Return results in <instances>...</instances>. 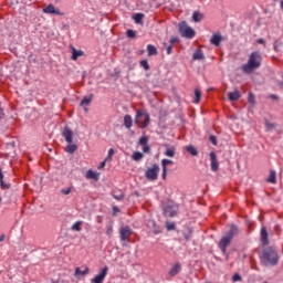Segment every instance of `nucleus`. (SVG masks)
I'll return each mask as SVG.
<instances>
[{
    "label": "nucleus",
    "instance_id": "nucleus-40",
    "mask_svg": "<svg viewBox=\"0 0 283 283\" xmlns=\"http://www.w3.org/2000/svg\"><path fill=\"white\" fill-rule=\"evenodd\" d=\"M161 165H163V169H167V165H174V161L170 159H163Z\"/></svg>",
    "mask_w": 283,
    "mask_h": 283
},
{
    "label": "nucleus",
    "instance_id": "nucleus-5",
    "mask_svg": "<svg viewBox=\"0 0 283 283\" xmlns=\"http://www.w3.org/2000/svg\"><path fill=\"white\" fill-rule=\"evenodd\" d=\"M165 218H176L178 216V206L174 201H168L163 207Z\"/></svg>",
    "mask_w": 283,
    "mask_h": 283
},
{
    "label": "nucleus",
    "instance_id": "nucleus-61",
    "mask_svg": "<svg viewBox=\"0 0 283 283\" xmlns=\"http://www.w3.org/2000/svg\"><path fill=\"white\" fill-rule=\"evenodd\" d=\"M281 8H283V0L281 1Z\"/></svg>",
    "mask_w": 283,
    "mask_h": 283
},
{
    "label": "nucleus",
    "instance_id": "nucleus-25",
    "mask_svg": "<svg viewBox=\"0 0 283 283\" xmlns=\"http://www.w3.org/2000/svg\"><path fill=\"white\" fill-rule=\"evenodd\" d=\"M268 182H271L272 185H275L277 182V174L275 172V170H270Z\"/></svg>",
    "mask_w": 283,
    "mask_h": 283
},
{
    "label": "nucleus",
    "instance_id": "nucleus-39",
    "mask_svg": "<svg viewBox=\"0 0 283 283\" xmlns=\"http://www.w3.org/2000/svg\"><path fill=\"white\" fill-rule=\"evenodd\" d=\"M248 103H250V105H255V95L253 93H249Z\"/></svg>",
    "mask_w": 283,
    "mask_h": 283
},
{
    "label": "nucleus",
    "instance_id": "nucleus-48",
    "mask_svg": "<svg viewBox=\"0 0 283 283\" xmlns=\"http://www.w3.org/2000/svg\"><path fill=\"white\" fill-rule=\"evenodd\" d=\"M117 213H120V209L117 206H113V216H117Z\"/></svg>",
    "mask_w": 283,
    "mask_h": 283
},
{
    "label": "nucleus",
    "instance_id": "nucleus-38",
    "mask_svg": "<svg viewBox=\"0 0 283 283\" xmlns=\"http://www.w3.org/2000/svg\"><path fill=\"white\" fill-rule=\"evenodd\" d=\"M126 36H128V39H136V31L128 29L126 31Z\"/></svg>",
    "mask_w": 283,
    "mask_h": 283
},
{
    "label": "nucleus",
    "instance_id": "nucleus-29",
    "mask_svg": "<svg viewBox=\"0 0 283 283\" xmlns=\"http://www.w3.org/2000/svg\"><path fill=\"white\" fill-rule=\"evenodd\" d=\"M143 158H145V155H143L140 151H135L132 155V159L135 160V163L143 160Z\"/></svg>",
    "mask_w": 283,
    "mask_h": 283
},
{
    "label": "nucleus",
    "instance_id": "nucleus-31",
    "mask_svg": "<svg viewBox=\"0 0 283 283\" xmlns=\"http://www.w3.org/2000/svg\"><path fill=\"white\" fill-rule=\"evenodd\" d=\"M90 273V268H85L84 271L81 268H75V275H87Z\"/></svg>",
    "mask_w": 283,
    "mask_h": 283
},
{
    "label": "nucleus",
    "instance_id": "nucleus-15",
    "mask_svg": "<svg viewBox=\"0 0 283 283\" xmlns=\"http://www.w3.org/2000/svg\"><path fill=\"white\" fill-rule=\"evenodd\" d=\"M229 101L232 103H235V101H240L242 98V94H240V91L235 90L234 92L229 93Z\"/></svg>",
    "mask_w": 283,
    "mask_h": 283
},
{
    "label": "nucleus",
    "instance_id": "nucleus-44",
    "mask_svg": "<svg viewBox=\"0 0 283 283\" xmlns=\"http://www.w3.org/2000/svg\"><path fill=\"white\" fill-rule=\"evenodd\" d=\"M61 193H63L64 196H70L72 193V188L62 189Z\"/></svg>",
    "mask_w": 283,
    "mask_h": 283
},
{
    "label": "nucleus",
    "instance_id": "nucleus-36",
    "mask_svg": "<svg viewBox=\"0 0 283 283\" xmlns=\"http://www.w3.org/2000/svg\"><path fill=\"white\" fill-rule=\"evenodd\" d=\"M81 227H83V221H76V222L71 227V229H72V231H81V230H82Z\"/></svg>",
    "mask_w": 283,
    "mask_h": 283
},
{
    "label": "nucleus",
    "instance_id": "nucleus-57",
    "mask_svg": "<svg viewBox=\"0 0 283 283\" xmlns=\"http://www.w3.org/2000/svg\"><path fill=\"white\" fill-rule=\"evenodd\" d=\"M3 240H6V234L0 235V242H3Z\"/></svg>",
    "mask_w": 283,
    "mask_h": 283
},
{
    "label": "nucleus",
    "instance_id": "nucleus-8",
    "mask_svg": "<svg viewBox=\"0 0 283 283\" xmlns=\"http://www.w3.org/2000/svg\"><path fill=\"white\" fill-rule=\"evenodd\" d=\"M119 238L122 242H126V240H129V238H132V228H129V226L120 228Z\"/></svg>",
    "mask_w": 283,
    "mask_h": 283
},
{
    "label": "nucleus",
    "instance_id": "nucleus-51",
    "mask_svg": "<svg viewBox=\"0 0 283 283\" xmlns=\"http://www.w3.org/2000/svg\"><path fill=\"white\" fill-rule=\"evenodd\" d=\"M172 50H174V45L172 44L167 46V49H166L167 54H171Z\"/></svg>",
    "mask_w": 283,
    "mask_h": 283
},
{
    "label": "nucleus",
    "instance_id": "nucleus-42",
    "mask_svg": "<svg viewBox=\"0 0 283 283\" xmlns=\"http://www.w3.org/2000/svg\"><path fill=\"white\" fill-rule=\"evenodd\" d=\"M209 140L212 143V145H218V137H216V135H210Z\"/></svg>",
    "mask_w": 283,
    "mask_h": 283
},
{
    "label": "nucleus",
    "instance_id": "nucleus-21",
    "mask_svg": "<svg viewBox=\"0 0 283 283\" xmlns=\"http://www.w3.org/2000/svg\"><path fill=\"white\" fill-rule=\"evenodd\" d=\"M0 187L1 189H3L4 191L10 189L11 185L10 184H6V181L3 180V171L1 170L0 167Z\"/></svg>",
    "mask_w": 283,
    "mask_h": 283
},
{
    "label": "nucleus",
    "instance_id": "nucleus-22",
    "mask_svg": "<svg viewBox=\"0 0 283 283\" xmlns=\"http://www.w3.org/2000/svg\"><path fill=\"white\" fill-rule=\"evenodd\" d=\"M148 56H158V49H156L153 44L147 45Z\"/></svg>",
    "mask_w": 283,
    "mask_h": 283
},
{
    "label": "nucleus",
    "instance_id": "nucleus-4",
    "mask_svg": "<svg viewBox=\"0 0 283 283\" xmlns=\"http://www.w3.org/2000/svg\"><path fill=\"white\" fill-rule=\"evenodd\" d=\"M149 114L143 113V111H136L135 124L139 125L140 129H147L149 127Z\"/></svg>",
    "mask_w": 283,
    "mask_h": 283
},
{
    "label": "nucleus",
    "instance_id": "nucleus-23",
    "mask_svg": "<svg viewBox=\"0 0 283 283\" xmlns=\"http://www.w3.org/2000/svg\"><path fill=\"white\" fill-rule=\"evenodd\" d=\"M94 98V94H91L90 96H85L83 97L82 102H81V107H87V105H90V103H92V99Z\"/></svg>",
    "mask_w": 283,
    "mask_h": 283
},
{
    "label": "nucleus",
    "instance_id": "nucleus-17",
    "mask_svg": "<svg viewBox=\"0 0 283 283\" xmlns=\"http://www.w3.org/2000/svg\"><path fill=\"white\" fill-rule=\"evenodd\" d=\"M203 19H205V13L200 11H193L192 21H195V23H200V21H202Z\"/></svg>",
    "mask_w": 283,
    "mask_h": 283
},
{
    "label": "nucleus",
    "instance_id": "nucleus-37",
    "mask_svg": "<svg viewBox=\"0 0 283 283\" xmlns=\"http://www.w3.org/2000/svg\"><path fill=\"white\" fill-rule=\"evenodd\" d=\"M166 229L167 231H176V223L166 221Z\"/></svg>",
    "mask_w": 283,
    "mask_h": 283
},
{
    "label": "nucleus",
    "instance_id": "nucleus-30",
    "mask_svg": "<svg viewBox=\"0 0 283 283\" xmlns=\"http://www.w3.org/2000/svg\"><path fill=\"white\" fill-rule=\"evenodd\" d=\"M133 19L135 21V23H143V19H145V14L144 13H136L133 15Z\"/></svg>",
    "mask_w": 283,
    "mask_h": 283
},
{
    "label": "nucleus",
    "instance_id": "nucleus-6",
    "mask_svg": "<svg viewBox=\"0 0 283 283\" xmlns=\"http://www.w3.org/2000/svg\"><path fill=\"white\" fill-rule=\"evenodd\" d=\"M179 32L185 39H193V36H196V31L187 25V22H181L179 24Z\"/></svg>",
    "mask_w": 283,
    "mask_h": 283
},
{
    "label": "nucleus",
    "instance_id": "nucleus-28",
    "mask_svg": "<svg viewBox=\"0 0 283 283\" xmlns=\"http://www.w3.org/2000/svg\"><path fill=\"white\" fill-rule=\"evenodd\" d=\"M186 151H188L190 156H198V149L193 145L186 146Z\"/></svg>",
    "mask_w": 283,
    "mask_h": 283
},
{
    "label": "nucleus",
    "instance_id": "nucleus-2",
    "mask_svg": "<svg viewBox=\"0 0 283 283\" xmlns=\"http://www.w3.org/2000/svg\"><path fill=\"white\" fill-rule=\"evenodd\" d=\"M262 65V52L254 51L250 54L248 63L244 64L241 70L244 74H252Z\"/></svg>",
    "mask_w": 283,
    "mask_h": 283
},
{
    "label": "nucleus",
    "instance_id": "nucleus-3",
    "mask_svg": "<svg viewBox=\"0 0 283 283\" xmlns=\"http://www.w3.org/2000/svg\"><path fill=\"white\" fill-rule=\"evenodd\" d=\"M238 233H240V230L232 224L230 230L221 238L219 242V249L222 251V253H227V247L231 244V240H233Z\"/></svg>",
    "mask_w": 283,
    "mask_h": 283
},
{
    "label": "nucleus",
    "instance_id": "nucleus-11",
    "mask_svg": "<svg viewBox=\"0 0 283 283\" xmlns=\"http://www.w3.org/2000/svg\"><path fill=\"white\" fill-rule=\"evenodd\" d=\"M210 160H211L212 171H218V169H220V164L218 163V157L216 155V151L210 153Z\"/></svg>",
    "mask_w": 283,
    "mask_h": 283
},
{
    "label": "nucleus",
    "instance_id": "nucleus-27",
    "mask_svg": "<svg viewBox=\"0 0 283 283\" xmlns=\"http://www.w3.org/2000/svg\"><path fill=\"white\" fill-rule=\"evenodd\" d=\"M84 52L83 51H78V50H75L74 48H72V61H77L78 60V56H83Z\"/></svg>",
    "mask_w": 283,
    "mask_h": 283
},
{
    "label": "nucleus",
    "instance_id": "nucleus-12",
    "mask_svg": "<svg viewBox=\"0 0 283 283\" xmlns=\"http://www.w3.org/2000/svg\"><path fill=\"white\" fill-rule=\"evenodd\" d=\"M261 244L262 247H269V232L265 227L261 228Z\"/></svg>",
    "mask_w": 283,
    "mask_h": 283
},
{
    "label": "nucleus",
    "instance_id": "nucleus-62",
    "mask_svg": "<svg viewBox=\"0 0 283 283\" xmlns=\"http://www.w3.org/2000/svg\"><path fill=\"white\" fill-rule=\"evenodd\" d=\"M0 202H1V198H0Z\"/></svg>",
    "mask_w": 283,
    "mask_h": 283
},
{
    "label": "nucleus",
    "instance_id": "nucleus-24",
    "mask_svg": "<svg viewBox=\"0 0 283 283\" xmlns=\"http://www.w3.org/2000/svg\"><path fill=\"white\" fill-rule=\"evenodd\" d=\"M151 229H153V233L155 235H158V233H163V230L160 229V226L156 224V221H150L149 222Z\"/></svg>",
    "mask_w": 283,
    "mask_h": 283
},
{
    "label": "nucleus",
    "instance_id": "nucleus-10",
    "mask_svg": "<svg viewBox=\"0 0 283 283\" xmlns=\"http://www.w3.org/2000/svg\"><path fill=\"white\" fill-rule=\"evenodd\" d=\"M107 271H109V268L104 266L103 270L97 274L94 279H92L93 283H103L105 277L107 276Z\"/></svg>",
    "mask_w": 283,
    "mask_h": 283
},
{
    "label": "nucleus",
    "instance_id": "nucleus-59",
    "mask_svg": "<svg viewBox=\"0 0 283 283\" xmlns=\"http://www.w3.org/2000/svg\"><path fill=\"white\" fill-rule=\"evenodd\" d=\"M274 50H275V52H277V45H274Z\"/></svg>",
    "mask_w": 283,
    "mask_h": 283
},
{
    "label": "nucleus",
    "instance_id": "nucleus-47",
    "mask_svg": "<svg viewBox=\"0 0 283 283\" xmlns=\"http://www.w3.org/2000/svg\"><path fill=\"white\" fill-rule=\"evenodd\" d=\"M114 156V148H111L109 150H108V155H107V158H106V160H112V157Z\"/></svg>",
    "mask_w": 283,
    "mask_h": 283
},
{
    "label": "nucleus",
    "instance_id": "nucleus-46",
    "mask_svg": "<svg viewBox=\"0 0 283 283\" xmlns=\"http://www.w3.org/2000/svg\"><path fill=\"white\" fill-rule=\"evenodd\" d=\"M143 151H144V154H149V151H151V148L149 147V145H145V146H143Z\"/></svg>",
    "mask_w": 283,
    "mask_h": 283
},
{
    "label": "nucleus",
    "instance_id": "nucleus-60",
    "mask_svg": "<svg viewBox=\"0 0 283 283\" xmlns=\"http://www.w3.org/2000/svg\"><path fill=\"white\" fill-rule=\"evenodd\" d=\"M84 112H88V108L84 106Z\"/></svg>",
    "mask_w": 283,
    "mask_h": 283
},
{
    "label": "nucleus",
    "instance_id": "nucleus-33",
    "mask_svg": "<svg viewBox=\"0 0 283 283\" xmlns=\"http://www.w3.org/2000/svg\"><path fill=\"white\" fill-rule=\"evenodd\" d=\"M140 67H143L146 72H149L150 66H149V62L147 60H142L139 62Z\"/></svg>",
    "mask_w": 283,
    "mask_h": 283
},
{
    "label": "nucleus",
    "instance_id": "nucleus-26",
    "mask_svg": "<svg viewBox=\"0 0 283 283\" xmlns=\"http://www.w3.org/2000/svg\"><path fill=\"white\" fill-rule=\"evenodd\" d=\"M178 273H180V263H177L172 266V269L169 271V275L171 277H176V275H178Z\"/></svg>",
    "mask_w": 283,
    "mask_h": 283
},
{
    "label": "nucleus",
    "instance_id": "nucleus-34",
    "mask_svg": "<svg viewBox=\"0 0 283 283\" xmlns=\"http://www.w3.org/2000/svg\"><path fill=\"white\" fill-rule=\"evenodd\" d=\"M200 98H202V92H200V90L196 88L193 103H200Z\"/></svg>",
    "mask_w": 283,
    "mask_h": 283
},
{
    "label": "nucleus",
    "instance_id": "nucleus-20",
    "mask_svg": "<svg viewBox=\"0 0 283 283\" xmlns=\"http://www.w3.org/2000/svg\"><path fill=\"white\" fill-rule=\"evenodd\" d=\"M98 176H101L99 174L94 172V170L90 169L86 172V178L87 180H95L98 181Z\"/></svg>",
    "mask_w": 283,
    "mask_h": 283
},
{
    "label": "nucleus",
    "instance_id": "nucleus-18",
    "mask_svg": "<svg viewBox=\"0 0 283 283\" xmlns=\"http://www.w3.org/2000/svg\"><path fill=\"white\" fill-rule=\"evenodd\" d=\"M193 61H205V53L201 49H197L192 55Z\"/></svg>",
    "mask_w": 283,
    "mask_h": 283
},
{
    "label": "nucleus",
    "instance_id": "nucleus-56",
    "mask_svg": "<svg viewBox=\"0 0 283 283\" xmlns=\"http://www.w3.org/2000/svg\"><path fill=\"white\" fill-rule=\"evenodd\" d=\"M256 43H259L260 45H264L265 42H264V39H258Z\"/></svg>",
    "mask_w": 283,
    "mask_h": 283
},
{
    "label": "nucleus",
    "instance_id": "nucleus-35",
    "mask_svg": "<svg viewBox=\"0 0 283 283\" xmlns=\"http://www.w3.org/2000/svg\"><path fill=\"white\" fill-rule=\"evenodd\" d=\"M149 143V137L147 135H144L139 138V143L138 145H140L142 147H144L145 145H147Z\"/></svg>",
    "mask_w": 283,
    "mask_h": 283
},
{
    "label": "nucleus",
    "instance_id": "nucleus-50",
    "mask_svg": "<svg viewBox=\"0 0 283 283\" xmlns=\"http://www.w3.org/2000/svg\"><path fill=\"white\" fill-rule=\"evenodd\" d=\"M161 178H163V180H167V168H163Z\"/></svg>",
    "mask_w": 283,
    "mask_h": 283
},
{
    "label": "nucleus",
    "instance_id": "nucleus-9",
    "mask_svg": "<svg viewBox=\"0 0 283 283\" xmlns=\"http://www.w3.org/2000/svg\"><path fill=\"white\" fill-rule=\"evenodd\" d=\"M62 136L64 140H66L69 144H72L74 138V132H72V128H70V126H65L62 132Z\"/></svg>",
    "mask_w": 283,
    "mask_h": 283
},
{
    "label": "nucleus",
    "instance_id": "nucleus-54",
    "mask_svg": "<svg viewBox=\"0 0 283 283\" xmlns=\"http://www.w3.org/2000/svg\"><path fill=\"white\" fill-rule=\"evenodd\" d=\"M3 116H6V113H3V108L0 107V120H3Z\"/></svg>",
    "mask_w": 283,
    "mask_h": 283
},
{
    "label": "nucleus",
    "instance_id": "nucleus-32",
    "mask_svg": "<svg viewBox=\"0 0 283 283\" xmlns=\"http://www.w3.org/2000/svg\"><path fill=\"white\" fill-rule=\"evenodd\" d=\"M76 149H78V146H76V144H69L66 146L67 154H74V151H76Z\"/></svg>",
    "mask_w": 283,
    "mask_h": 283
},
{
    "label": "nucleus",
    "instance_id": "nucleus-45",
    "mask_svg": "<svg viewBox=\"0 0 283 283\" xmlns=\"http://www.w3.org/2000/svg\"><path fill=\"white\" fill-rule=\"evenodd\" d=\"M265 127H268V129H275V124L271 122H265Z\"/></svg>",
    "mask_w": 283,
    "mask_h": 283
},
{
    "label": "nucleus",
    "instance_id": "nucleus-58",
    "mask_svg": "<svg viewBox=\"0 0 283 283\" xmlns=\"http://www.w3.org/2000/svg\"><path fill=\"white\" fill-rule=\"evenodd\" d=\"M190 235L189 234H185V239L187 240V241H189L190 240Z\"/></svg>",
    "mask_w": 283,
    "mask_h": 283
},
{
    "label": "nucleus",
    "instance_id": "nucleus-55",
    "mask_svg": "<svg viewBox=\"0 0 283 283\" xmlns=\"http://www.w3.org/2000/svg\"><path fill=\"white\" fill-rule=\"evenodd\" d=\"M113 229H112V227H109V228H107V230H106V234L107 235H112V233H113Z\"/></svg>",
    "mask_w": 283,
    "mask_h": 283
},
{
    "label": "nucleus",
    "instance_id": "nucleus-49",
    "mask_svg": "<svg viewBox=\"0 0 283 283\" xmlns=\"http://www.w3.org/2000/svg\"><path fill=\"white\" fill-rule=\"evenodd\" d=\"M178 41H180L178 38H171L170 39V41H169V43H170V45H174L175 43H178Z\"/></svg>",
    "mask_w": 283,
    "mask_h": 283
},
{
    "label": "nucleus",
    "instance_id": "nucleus-16",
    "mask_svg": "<svg viewBox=\"0 0 283 283\" xmlns=\"http://www.w3.org/2000/svg\"><path fill=\"white\" fill-rule=\"evenodd\" d=\"M45 14H61V11L54 8V4H49L46 8L43 9Z\"/></svg>",
    "mask_w": 283,
    "mask_h": 283
},
{
    "label": "nucleus",
    "instance_id": "nucleus-41",
    "mask_svg": "<svg viewBox=\"0 0 283 283\" xmlns=\"http://www.w3.org/2000/svg\"><path fill=\"white\" fill-rule=\"evenodd\" d=\"M113 198L115 199V200H125V193L124 192H119L118 195H116V193H113Z\"/></svg>",
    "mask_w": 283,
    "mask_h": 283
},
{
    "label": "nucleus",
    "instance_id": "nucleus-43",
    "mask_svg": "<svg viewBox=\"0 0 283 283\" xmlns=\"http://www.w3.org/2000/svg\"><path fill=\"white\" fill-rule=\"evenodd\" d=\"M232 282H242V276H240V274L235 273L232 276Z\"/></svg>",
    "mask_w": 283,
    "mask_h": 283
},
{
    "label": "nucleus",
    "instance_id": "nucleus-53",
    "mask_svg": "<svg viewBox=\"0 0 283 283\" xmlns=\"http://www.w3.org/2000/svg\"><path fill=\"white\" fill-rule=\"evenodd\" d=\"M270 98H272V101H280V97L275 94L270 95Z\"/></svg>",
    "mask_w": 283,
    "mask_h": 283
},
{
    "label": "nucleus",
    "instance_id": "nucleus-52",
    "mask_svg": "<svg viewBox=\"0 0 283 283\" xmlns=\"http://www.w3.org/2000/svg\"><path fill=\"white\" fill-rule=\"evenodd\" d=\"M107 163V159H105L104 161H102L98 166V169H105V165Z\"/></svg>",
    "mask_w": 283,
    "mask_h": 283
},
{
    "label": "nucleus",
    "instance_id": "nucleus-1",
    "mask_svg": "<svg viewBox=\"0 0 283 283\" xmlns=\"http://www.w3.org/2000/svg\"><path fill=\"white\" fill-rule=\"evenodd\" d=\"M261 264L263 266H277L280 262V254L275 247H268L263 249L262 254L260 255Z\"/></svg>",
    "mask_w": 283,
    "mask_h": 283
},
{
    "label": "nucleus",
    "instance_id": "nucleus-19",
    "mask_svg": "<svg viewBox=\"0 0 283 283\" xmlns=\"http://www.w3.org/2000/svg\"><path fill=\"white\" fill-rule=\"evenodd\" d=\"M132 125H134V119H132V115L124 116V126L126 129H132Z\"/></svg>",
    "mask_w": 283,
    "mask_h": 283
},
{
    "label": "nucleus",
    "instance_id": "nucleus-7",
    "mask_svg": "<svg viewBox=\"0 0 283 283\" xmlns=\"http://www.w3.org/2000/svg\"><path fill=\"white\" fill-rule=\"evenodd\" d=\"M160 171V167L157 164H154L151 168H148L145 172V177L147 180H158V172Z\"/></svg>",
    "mask_w": 283,
    "mask_h": 283
},
{
    "label": "nucleus",
    "instance_id": "nucleus-14",
    "mask_svg": "<svg viewBox=\"0 0 283 283\" xmlns=\"http://www.w3.org/2000/svg\"><path fill=\"white\" fill-rule=\"evenodd\" d=\"M165 156H167L168 158H174V156H176V146H169V144H165Z\"/></svg>",
    "mask_w": 283,
    "mask_h": 283
},
{
    "label": "nucleus",
    "instance_id": "nucleus-13",
    "mask_svg": "<svg viewBox=\"0 0 283 283\" xmlns=\"http://www.w3.org/2000/svg\"><path fill=\"white\" fill-rule=\"evenodd\" d=\"M210 43L218 48L220 45V43H222V35L220 33L212 34V36L210 39Z\"/></svg>",
    "mask_w": 283,
    "mask_h": 283
}]
</instances>
